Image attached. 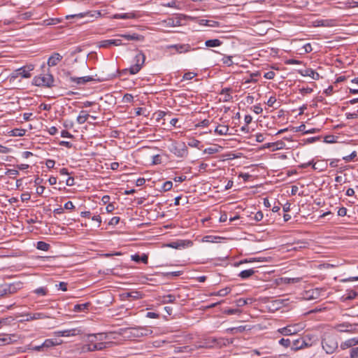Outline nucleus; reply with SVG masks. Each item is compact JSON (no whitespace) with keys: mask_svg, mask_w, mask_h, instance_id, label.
Segmentation results:
<instances>
[{"mask_svg":"<svg viewBox=\"0 0 358 358\" xmlns=\"http://www.w3.org/2000/svg\"><path fill=\"white\" fill-rule=\"evenodd\" d=\"M124 337L130 340L148 336L152 334V331L147 327H129L121 329Z\"/></svg>","mask_w":358,"mask_h":358,"instance_id":"nucleus-1","label":"nucleus"},{"mask_svg":"<svg viewBox=\"0 0 358 358\" xmlns=\"http://www.w3.org/2000/svg\"><path fill=\"white\" fill-rule=\"evenodd\" d=\"M322 346L326 353H334L338 347L337 335L332 332H325L322 337Z\"/></svg>","mask_w":358,"mask_h":358,"instance_id":"nucleus-2","label":"nucleus"},{"mask_svg":"<svg viewBox=\"0 0 358 358\" xmlns=\"http://www.w3.org/2000/svg\"><path fill=\"white\" fill-rule=\"evenodd\" d=\"M233 343V340L228 338H216L214 337H209L203 339L196 348H212L217 347L221 348L223 346H227Z\"/></svg>","mask_w":358,"mask_h":358,"instance_id":"nucleus-3","label":"nucleus"},{"mask_svg":"<svg viewBox=\"0 0 358 358\" xmlns=\"http://www.w3.org/2000/svg\"><path fill=\"white\" fill-rule=\"evenodd\" d=\"M90 338V343L87 345V350L88 351H95V350H101L106 348L108 343L99 342L96 343L98 340H103V338H106L105 336L102 334H99L97 335L92 334L89 336Z\"/></svg>","mask_w":358,"mask_h":358,"instance_id":"nucleus-4","label":"nucleus"},{"mask_svg":"<svg viewBox=\"0 0 358 358\" xmlns=\"http://www.w3.org/2000/svg\"><path fill=\"white\" fill-rule=\"evenodd\" d=\"M145 56L144 53L140 51L135 57V64L132 65L129 69H126L122 71V73L129 71L130 74L134 75L138 73L144 65Z\"/></svg>","mask_w":358,"mask_h":358,"instance_id":"nucleus-5","label":"nucleus"},{"mask_svg":"<svg viewBox=\"0 0 358 358\" xmlns=\"http://www.w3.org/2000/svg\"><path fill=\"white\" fill-rule=\"evenodd\" d=\"M55 79L52 74L46 73L39 76H36L33 83L36 86H43L47 87H52L54 86Z\"/></svg>","mask_w":358,"mask_h":358,"instance_id":"nucleus-6","label":"nucleus"},{"mask_svg":"<svg viewBox=\"0 0 358 358\" xmlns=\"http://www.w3.org/2000/svg\"><path fill=\"white\" fill-rule=\"evenodd\" d=\"M304 329V325L301 323H296L287 325L278 329V332L283 336H290L296 334Z\"/></svg>","mask_w":358,"mask_h":358,"instance_id":"nucleus-7","label":"nucleus"},{"mask_svg":"<svg viewBox=\"0 0 358 358\" xmlns=\"http://www.w3.org/2000/svg\"><path fill=\"white\" fill-rule=\"evenodd\" d=\"M310 341V336L309 335H306L303 338H300L293 341L291 348L294 351H297L304 348L310 347L312 345Z\"/></svg>","mask_w":358,"mask_h":358,"instance_id":"nucleus-8","label":"nucleus"},{"mask_svg":"<svg viewBox=\"0 0 358 358\" xmlns=\"http://www.w3.org/2000/svg\"><path fill=\"white\" fill-rule=\"evenodd\" d=\"M34 69V65L30 64L17 69L11 74V78L15 79L19 76L24 78L31 77L30 71Z\"/></svg>","mask_w":358,"mask_h":358,"instance_id":"nucleus-9","label":"nucleus"},{"mask_svg":"<svg viewBox=\"0 0 358 358\" xmlns=\"http://www.w3.org/2000/svg\"><path fill=\"white\" fill-rule=\"evenodd\" d=\"M169 150L171 152L179 157H182L187 153V147L184 143H173Z\"/></svg>","mask_w":358,"mask_h":358,"instance_id":"nucleus-10","label":"nucleus"},{"mask_svg":"<svg viewBox=\"0 0 358 358\" xmlns=\"http://www.w3.org/2000/svg\"><path fill=\"white\" fill-rule=\"evenodd\" d=\"M66 77H69V80L77 85H84L88 82L93 81L94 79L92 76H84V77H73L71 76V73L67 71L65 73Z\"/></svg>","mask_w":358,"mask_h":358,"instance_id":"nucleus-11","label":"nucleus"},{"mask_svg":"<svg viewBox=\"0 0 358 358\" xmlns=\"http://www.w3.org/2000/svg\"><path fill=\"white\" fill-rule=\"evenodd\" d=\"M82 334V330L80 328H74L71 329H66L63 331H57L54 332V334L57 336H73Z\"/></svg>","mask_w":358,"mask_h":358,"instance_id":"nucleus-12","label":"nucleus"},{"mask_svg":"<svg viewBox=\"0 0 358 358\" xmlns=\"http://www.w3.org/2000/svg\"><path fill=\"white\" fill-rule=\"evenodd\" d=\"M124 43H122L121 39L117 38V39H108V40H103L99 42V48H108L110 47L111 45L115 46H119V45H124Z\"/></svg>","mask_w":358,"mask_h":358,"instance_id":"nucleus-13","label":"nucleus"},{"mask_svg":"<svg viewBox=\"0 0 358 358\" xmlns=\"http://www.w3.org/2000/svg\"><path fill=\"white\" fill-rule=\"evenodd\" d=\"M168 49H174L178 53H185L191 51L192 49L189 44H174L167 46Z\"/></svg>","mask_w":358,"mask_h":358,"instance_id":"nucleus-14","label":"nucleus"},{"mask_svg":"<svg viewBox=\"0 0 358 358\" xmlns=\"http://www.w3.org/2000/svg\"><path fill=\"white\" fill-rule=\"evenodd\" d=\"M101 16V13L99 10L87 11L85 13H80L71 15L72 17H79V18L84 17H87L89 18H98Z\"/></svg>","mask_w":358,"mask_h":358,"instance_id":"nucleus-15","label":"nucleus"},{"mask_svg":"<svg viewBox=\"0 0 358 358\" xmlns=\"http://www.w3.org/2000/svg\"><path fill=\"white\" fill-rule=\"evenodd\" d=\"M353 327V324L349 323V322H343L341 324H338L334 327V329L341 333L345 332V333H352L353 332V330L352 329V327Z\"/></svg>","mask_w":358,"mask_h":358,"instance_id":"nucleus-16","label":"nucleus"},{"mask_svg":"<svg viewBox=\"0 0 358 358\" xmlns=\"http://www.w3.org/2000/svg\"><path fill=\"white\" fill-rule=\"evenodd\" d=\"M63 57L58 52L52 54L48 59L47 64L50 67L57 65L62 59Z\"/></svg>","mask_w":358,"mask_h":358,"instance_id":"nucleus-17","label":"nucleus"},{"mask_svg":"<svg viewBox=\"0 0 358 358\" xmlns=\"http://www.w3.org/2000/svg\"><path fill=\"white\" fill-rule=\"evenodd\" d=\"M299 73L303 76H309L316 80H319L320 77L317 72L310 68H307L303 70H299Z\"/></svg>","mask_w":358,"mask_h":358,"instance_id":"nucleus-18","label":"nucleus"},{"mask_svg":"<svg viewBox=\"0 0 358 358\" xmlns=\"http://www.w3.org/2000/svg\"><path fill=\"white\" fill-rule=\"evenodd\" d=\"M161 24L164 27H174L180 25V20L177 18H168L162 20Z\"/></svg>","mask_w":358,"mask_h":358,"instance_id":"nucleus-19","label":"nucleus"},{"mask_svg":"<svg viewBox=\"0 0 358 358\" xmlns=\"http://www.w3.org/2000/svg\"><path fill=\"white\" fill-rule=\"evenodd\" d=\"M317 26L319 27H334L337 25V20L335 19L320 20L316 21Z\"/></svg>","mask_w":358,"mask_h":358,"instance_id":"nucleus-20","label":"nucleus"},{"mask_svg":"<svg viewBox=\"0 0 358 358\" xmlns=\"http://www.w3.org/2000/svg\"><path fill=\"white\" fill-rule=\"evenodd\" d=\"M120 37L123 38L127 41H142L144 40V36L136 33H134L132 34H120L118 35Z\"/></svg>","mask_w":358,"mask_h":358,"instance_id":"nucleus-21","label":"nucleus"},{"mask_svg":"<svg viewBox=\"0 0 358 358\" xmlns=\"http://www.w3.org/2000/svg\"><path fill=\"white\" fill-rule=\"evenodd\" d=\"M357 345H358V337L352 338L348 339V340L343 342L341 344V348L342 350H345L347 348L353 347Z\"/></svg>","mask_w":358,"mask_h":358,"instance_id":"nucleus-22","label":"nucleus"},{"mask_svg":"<svg viewBox=\"0 0 358 358\" xmlns=\"http://www.w3.org/2000/svg\"><path fill=\"white\" fill-rule=\"evenodd\" d=\"M233 90L230 87H225L222 89L220 94H223L224 96L223 98V101L228 102L232 99L231 92Z\"/></svg>","mask_w":358,"mask_h":358,"instance_id":"nucleus-23","label":"nucleus"},{"mask_svg":"<svg viewBox=\"0 0 358 358\" xmlns=\"http://www.w3.org/2000/svg\"><path fill=\"white\" fill-rule=\"evenodd\" d=\"M136 17V15L134 13H127L123 14H115L112 18L113 19H134Z\"/></svg>","mask_w":358,"mask_h":358,"instance_id":"nucleus-24","label":"nucleus"},{"mask_svg":"<svg viewBox=\"0 0 358 358\" xmlns=\"http://www.w3.org/2000/svg\"><path fill=\"white\" fill-rule=\"evenodd\" d=\"M90 117V115L86 110H81L79 115L77 117V122L80 124H84Z\"/></svg>","mask_w":358,"mask_h":358,"instance_id":"nucleus-25","label":"nucleus"},{"mask_svg":"<svg viewBox=\"0 0 358 358\" xmlns=\"http://www.w3.org/2000/svg\"><path fill=\"white\" fill-rule=\"evenodd\" d=\"M90 306H91V303L90 302H87V303H81V304H76L73 307V310L74 312H77V313L85 311V310H88V308Z\"/></svg>","mask_w":358,"mask_h":358,"instance_id":"nucleus-26","label":"nucleus"},{"mask_svg":"<svg viewBox=\"0 0 358 358\" xmlns=\"http://www.w3.org/2000/svg\"><path fill=\"white\" fill-rule=\"evenodd\" d=\"M49 317L47 316L43 313H35L31 315H29V317L27 316L26 321H30V320H43L48 318Z\"/></svg>","mask_w":358,"mask_h":358,"instance_id":"nucleus-27","label":"nucleus"},{"mask_svg":"<svg viewBox=\"0 0 358 358\" xmlns=\"http://www.w3.org/2000/svg\"><path fill=\"white\" fill-rule=\"evenodd\" d=\"M266 148L273 147V150H277L283 149L285 147V143L282 141H278L277 142L272 143H268L266 144Z\"/></svg>","mask_w":358,"mask_h":358,"instance_id":"nucleus-28","label":"nucleus"},{"mask_svg":"<svg viewBox=\"0 0 358 358\" xmlns=\"http://www.w3.org/2000/svg\"><path fill=\"white\" fill-rule=\"evenodd\" d=\"M11 294L14 292V287L11 285L1 286L0 287V296L7 294V293Z\"/></svg>","mask_w":358,"mask_h":358,"instance_id":"nucleus-29","label":"nucleus"},{"mask_svg":"<svg viewBox=\"0 0 358 358\" xmlns=\"http://www.w3.org/2000/svg\"><path fill=\"white\" fill-rule=\"evenodd\" d=\"M222 44V42L217 38L215 39H209L206 41L205 45L207 47L213 48V47H218Z\"/></svg>","mask_w":358,"mask_h":358,"instance_id":"nucleus-30","label":"nucleus"},{"mask_svg":"<svg viewBox=\"0 0 358 358\" xmlns=\"http://www.w3.org/2000/svg\"><path fill=\"white\" fill-rule=\"evenodd\" d=\"M131 259L136 262H142L144 264H148V257L145 254L141 256H139L138 255H132Z\"/></svg>","mask_w":358,"mask_h":358,"instance_id":"nucleus-31","label":"nucleus"},{"mask_svg":"<svg viewBox=\"0 0 358 358\" xmlns=\"http://www.w3.org/2000/svg\"><path fill=\"white\" fill-rule=\"evenodd\" d=\"M255 273V271L253 268L244 270L240 272L238 274V276L241 278L242 279H247L251 277L254 273Z\"/></svg>","mask_w":358,"mask_h":358,"instance_id":"nucleus-32","label":"nucleus"},{"mask_svg":"<svg viewBox=\"0 0 358 358\" xmlns=\"http://www.w3.org/2000/svg\"><path fill=\"white\" fill-rule=\"evenodd\" d=\"M229 127L226 125H218L215 129V132L219 135H226L228 134Z\"/></svg>","mask_w":358,"mask_h":358,"instance_id":"nucleus-33","label":"nucleus"},{"mask_svg":"<svg viewBox=\"0 0 358 358\" xmlns=\"http://www.w3.org/2000/svg\"><path fill=\"white\" fill-rule=\"evenodd\" d=\"M357 293L354 290H348L347 293L343 296V301H350L356 298Z\"/></svg>","mask_w":358,"mask_h":358,"instance_id":"nucleus-34","label":"nucleus"},{"mask_svg":"<svg viewBox=\"0 0 358 358\" xmlns=\"http://www.w3.org/2000/svg\"><path fill=\"white\" fill-rule=\"evenodd\" d=\"M10 133V136H12L21 137V136H24V134L26 133V130L24 129L16 128V129H13V130H11Z\"/></svg>","mask_w":358,"mask_h":358,"instance_id":"nucleus-35","label":"nucleus"},{"mask_svg":"<svg viewBox=\"0 0 358 358\" xmlns=\"http://www.w3.org/2000/svg\"><path fill=\"white\" fill-rule=\"evenodd\" d=\"M200 24L208 26V27H215L218 26L219 22L217 21H214V20H201Z\"/></svg>","mask_w":358,"mask_h":358,"instance_id":"nucleus-36","label":"nucleus"},{"mask_svg":"<svg viewBox=\"0 0 358 358\" xmlns=\"http://www.w3.org/2000/svg\"><path fill=\"white\" fill-rule=\"evenodd\" d=\"M231 290V289L230 287H227L224 289H220L217 292H214V293L211 294V295L224 296L227 295L229 293H230Z\"/></svg>","mask_w":358,"mask_h":358,"instance_id":"nucleus-37","label":"nucleus"},{"mask_svg":"<svg viewBox=\"0 0 358 358\" xmlns=\"http://www.w3.org/2000/svg\"><path fill=\"white\" fill-rule=\"evenodd\" d=\"M12 338H17V336L15 334L7 335L3 338H1L0 341L6 344H10L16 341L15 339H13Z\"/></svg>","mask_w":358,"mask_h":358,"instance_id":"nucleus-38","label":"nucleus"},{"mask_svg":"<svg viewBox=\"0 0 358 358\" xmlns=\"http://www.w3.org/2000/svg\"><path fill=\"white\" fill-rule=\"evenodd\" d=\"M50 248V245L44 242V241H38L37 242L36 248L43 251H48Z\"/></svg>","mask_w":358,"mask_h":358,"instance_id":"nucleus-39","label":"nucleus"},{"mask_svg":"<svg viewBox=\"0 0 358 358\" xmlns=\"http://www.w3.org/2000/svg\"><path fill=\"white\" fill-rule=\"evenodd\" d=\"M185 244L184 241L171 242L168 244V247L171 248H175V249H178L181 247H185Z\"/></svg>","mask_w":358,"mask_h":358,"instance_id":"nucleus-40","label":"nucleus"},{"mask_svg":"<svg viewBox=\"0 0 358 358\" xmlns=\"http://www.w3.org/2000/svg\"><path fill=\"white\" fill-rule=\"evenodd\" d=\"M33 15V13L31 11L25 12L23 13H20L17 16V20H27L31 17Z\"/></svg>","mask_w":358,"mask_h":358,"instance_id":"nucleus-41","label":"nucleus"},{"mask_svg":"<svg viewBox=\"0 0 358 358\" xmlns=\"http://www.w3.org/2000/svg\"><path fill=\"white\" fill-rule=\"evenodd\" d=\"M193 349L189 345H185L182 347H176L174 349L175 352H190Z\"/></svg>","mask_w":358,"mask_h":358,"instance_id":"nucleus-42","label":"nucleus"},{"mask_svg":"<svg viewBox=\"0 0 358 358\" xmlns=\"http://www.w3.org/2000/svg\"><path fill=\"white\" fill-rule=\"evenodd\" d=\"M42 344L44 348H48L59 345V343L55 342L52 339H46Z\"/></svg>","mask_w":358,"mask_h":358,"instance_id":"nucleus-43","label":"nucleus"},{"mask_svg":"<svg viewBox=\"0 0 358 358\" xmlns=\"http://www.w3.org/2000/svg\"><path fill=\"white\" fill-rule=\"evenodd\" d=\"M176 300V296L172 294H168L166 296H163V299L162 300V303H173Z\"/></svg>","mask_w":358,"mask_h":358,"instance_id":"nucleus-44","label":"nucleus"},{"mask_svg":"<svg viewBox=\"0 0 358 358\" xmlns=\"http://www.w3.org/2000/svg\"><path fill=\"white\" fill-rule=\"evenodd\" d=\"M34 292L39 296H45L48 293V289L45 287H38L36 289Z\"/></svg>","mask_w":358,"mask_h":358,"instance_id":"nucleus-45","label":"nucleus"},{"mask_svg":"<svg viewBox=\"0 0 358 358\" xmlns=\"http://www.w3.org/2000/svg\"><path fill=\"white\" fill-rule=\"evenodd\" d=\"M182 274V271H173V272H167L164 273V275L167 278H173L178 277Z\"/></svg>","mask_w":358,"mask_h":358,"instance_id":"nucleus-46","label":"nucleus"},{"mask_svg":"<svg viewBox=\"0 0 358 358\" xmlns=\"http://www.w3.org/2000/svg\"><path fill=\"white\" fill-rule=\"evenodd\" d=\"M279 344L282 345L283 347L285 348H288L291 345V341L288 338H281L280 341H279Z\"/></svg>","mask_w":358,"mask_h":358,"instance_id":"nucleus-47","label":"nucleus"},{"mask_svg":"<svg viewBox=\"0 0 358 358\" xmlns=\"http://www.w3.org/2000/svg\"><path fill=\"white\" fill-rule=\"evenodd\" d=\"M223 64H226L227 66H230L233 64L232 57L231 56H224L222 58Z\"/></svg>","mask_w":358,"mask_h":358,"instance_id":"nucleus-48","label":"nucleus"},{"mask_svg":"<svg viewBox=\"0 0 358 358\" xmlns=\"http://www.w3.org/2000/svg\"><path fill=\"white\" fill-rule=\"evenodd\" d=\"M357 157V152L353 151L350 155L348 156H345L343 157V159L346 162H350L353 160Z\"/></svg>","mask_w":358,"mask_h":358,"instance_id":"nucleus-49","label":"nucleus"},{"mask_svg":"<svg viewBox=\"0 0 358 358\" xmlns=\"http://www.w3.org/2000/svg\"><path fill=\"white\" fill-rule=\"evenodd\" d=\"M241 313V310L239 309H233V308H229L224 311V313L227 315H234V314H240Z\"/></svg>","mask_w":358,"mask_h":358,"instance_id":"nucleus-50","label":"nucleus"},{"mask_svg":"<svg viewBox=\"0 0 358 358\" xmlns=\"http://www.w3.org/2000/svg\"><path fill=\"white\" fill-rule=\"evenodd\" d=\"M324 141L327 143H333L336 142V136L333 135L326 136L324 138Z\"/></svg>","mask_w":358,"mask_h":358,"instance_id":"nucleus-51","label":"nucleus"},{"mask_svg":"<svg viewBox=\"0 0 358 358\" xmlns=\"http://www.w3.org/2000/svg\"><path fill=\"white\" fill-rule=\"evenodd\" d=\"M58 22H59V20L57 18H50V19L44 20L43 22V24H44V25L55 24Z\"/></svg>","mask_w":358,"mask_h":358,"instance_id":"nucleus-52","label":"nucleus"},{"mask_svg":"<svg viewBox=\"0 0 358 358\" xmlns=\"http://www.w3.org/2000/svg\"><path fill=\"white\" fill-rule=\"evenodd\" d=\"M196 76V73L193 72H187L183 75V80H191Z\"/></svg>","mask_w":358,"mask_h":358,"instance_id":"nucleus-53","label":"nucleus"},{"mask_svg":"<svg viewBox=\"0 0 358 358\" xmlns=\"http://www.w3.org/2000/svg\"><path fill=\"white\" fill-rule=\"evenodd\" d=\"M350 358H358V347L352 348L350 354Z\"/></svg>","mask_w":358,"mask_h":358,"instance_id":"nucleus-54","label":"nucleus"},{"mask_svg":"<svg viewBox=\"0 0 358 358\" xmlns=\"http://www.w3.org/2000/svg\"><path fill=\"white\" fill-rule=\"evenodd\" d=\"M275 76V73L273 71H269L264 73V77L268 80L273 79Z\"/></svg>","mask_w":358,"mask_h":358,"instance_id":"nucleus-55","label":"nucleus"},{"mask_svg":"<svg viewBox=\"0 0 358 358\" xmlns=\"http://www.w3.org/2000/svg\"><path fill=\"white\" fill-rule=\"evenodd\" d=\"M173 183L171 181H166L164 183L162 188L164 191H169L172 188Z\"/></svg>","mask_w":358,"mask_h":358,"instance_id":"nucleus-56","label":"nucleus"},{"mask_svg":"<svg viewBox=\"0 0 358 358\" xmlns=\"http://www.w3.org/2000/svg\"><path fill=\"white\" fill-rule=\"evenodd\" d=\"M263 217H264L263 213L262 211H258L255 214L253 219L255 221L259 222L263 219Z\"/></svg>","mask_w":358,"mask_h":358,"instance_id":"nucleus-57","label":"nucleus"},{"mask_svg":"<svg viewBox=\"0 0 358 358\" xmlns=\"http://www.w3.org/2000/svg\"><path fill=\"white\" fill-rule=\"evenodd\" d=\"M237 306L242 307L248 303L247 299L240 298L236 301Z\"/></svg>","mask_w":358,"mask_h":358,"instance_id":"nucleus-58","label":"nucleus"},{"mask_svg":"<svg viewBox=\"0 0 358 358\" xmlns=\"http://www.w3.org/2000/svg\"><path fill=\"white\" fill-rule=\"evenodd\" d=\"M134 96L130 94H126L123 96V101L125 103H130L133 101Z\"/></svg>","mask_w":358,"mask_h":358,"instance_id":"nucleus-59","label":"nucleus"},{"mask_svg":"<svg viewBox=\"0 0 358 358\" xmlns=\"http://www.w3.org/2000/svg\"><path fill=\"white\" fill-rule=\"evenodd\" d=\"M346 118L350 119H357L358 118V111L355 113H347L345 114Z\"/></svg>","mask_w":358,"mask_h":358,"instance_id":"nucleus-60","label":"nucleus"},{"mask_svg":"<svg viewBox=\"0 0 358 358\" xmlns=\"http://www.w3.org/2000/svg\"><path fill=\"white\" fill-rule=\"evenodd\" d=\"M5 174L8 175V176H17V175H19V171H18V170H15V169H8L5 172Z\"/></svg>","mask_w":358,"mask_h":358,"instance_id":"nucleus-61","label":"nucleus"},{"mask_svg":"<svg viewBox=\"0 0 358 358\" xmlns=\"http://www.w3.org/2000/svg\"><path fill=\"white\" fill-rule=\"evenodd\" d=\"M299 91L302 94H306L311 93L313 92V89L311 87H307L301 88Z\"/></svg>","mask_w":358,"mask_h":358,"instance_id":"nucleus-62","label":"nucleus"},{"mask_svg":"<svg viewBox=\"0 0 358 358\" xmlns=\"http://www.w3.org/2000/svg\"><path fill=\"white\" fill-rule=\"evenodd\" d=\"M61 136L63 138H73V136L66 130H63L61 132Z\"/></svg>","mask_w":358,"mask_h":358,"instance_id":"nucleus-63","label":"nucleus"},{"mask_svg":"<svg viewBox=\"0 0 358 358\" xmlns=\"http://www.w3.org/2000/svg\"><path fill=\"white\" fill-rule=\"evenodd\" d=\"M55 164V162L53 159H47L45 162V165L48 169L54 168Z\"/></svg>","mask_w":358,"mask_h":358,"instance_id":"nucleus-64","label":"nucleus"}]
</instances>
